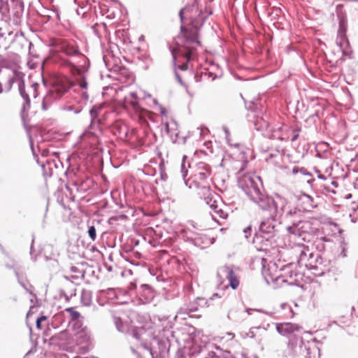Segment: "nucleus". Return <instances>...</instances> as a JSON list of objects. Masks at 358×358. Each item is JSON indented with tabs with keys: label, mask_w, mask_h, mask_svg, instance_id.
Wrapping results in <instances>:
<instances>
[{
	"label": "nucleus",
	"mask_w": 358,
	"mask_h": 358,
	"mask_svg": "<svg viewBox=\"0 0 358 358\" xmlns=\"http://www.w3.org/2000/svg\"><path fill=\"white\" fill-rule=\"evenodd\" d=\"M217 276L220 282H223L227 279L233 289H236L239 285V280L231 266L227 265L220 266L217 269Z\"/></svg>",
	"instance_id": "4468645a"
},
{
	"label": "nucleus",
	"mask_w": 358,
	"mask_h": 358,
	"mask_svg": "<svg viewBox=\"0 0 358 358\" xmlns=\"http://www.w3.org/2000/svg\"><path fill=\"white\" fill-rule=\"evenodd\" d=\"M143 331V330L141 328H129V332H126V334H128L131 337L132 339H135L137 342L136 345H138V344H142L141 336Z\"/></svg>",
	"instance_id": "cd10ccee"
},
{
	"label": "nucleus",
	"mask_w": 358,
	"mask_h": 358,
	"mask_svg": "<svg viewBox=\"0 0 358 358\" xmlns=\"http://www.w3.org/2000/svg\"><path fill=\"white\" fill-rule=\"evenodd\" d=\"M291 172L293 175H296L299 173L302 175H310L304 168H299L297 166L293 167Z\"/></svg>",
	"instance_id": "4c0bfd02"
},
{
	"label": "nucleus",
	"mask_w": 358,
	"mask_h": 358,
	"mask_svg": "<svg viewBox=\"0 0 358 358\" xmlns=\"http://www.w3.org/2000/svg\"><path fill=\"white\" fill-rule=\"evenodd\" d=\"M289 245L298 257L300 266L313 271L315 275L323 273L321 268L322 259L318 252L312 251L308 245L301 241L289 243Z\"/></svg>",
	"instance_id": "39448f33"
},
{
	"label": "nucleus",
	"mask_w": 358,
	"mask_h": 358,
	"mask_svg": "<svg viewBox=\"0 0 358 358\" xmlns=\"http://www.w3.org/2000/svg\"><path fill=\"white\" fill-rule=\"evenodd\" d=\"M268 269H269V271L267 273L268 274H270L271 276L272 275L278 276V275H281V274H282V268L278 269L275 263L269 262L266 266L264 265L263 268H262V275L266 281V278L264 271H266V270H268Z\"/></svg>",
	"instance_id": "a878e982"
},
{
	"label": "nucleus",
	"mask_w": 358,
	"mask_h": 358,
	"mask_svg": "<svg viewBox=\"0 0 358 358\" xmlns=\"http://www.w3.org/2000/svg\"><path fill=\"white\" fill-rule=\"evenodd\" d=\"M87 234L90 239L94 241L96 238V230L94 226H90L88 227Z\"/></svg>",
	"instance_id": "e433bc0d"
},
{
	"label": "nucleus",
	"mask_w": 358,
	"mask_h": 358,
	"mask_svg": "<svg viewBox=\"0 0 358 358\" xmlns=\"http://www.w3.org/2000/svg\"><path fill=\"white\" fill-rule=\"evenodd\" d=\"M159 108V113L162 115H166V110L165 109L164 107L162 106H158Z\"/></svg>",
	"instance_id": "37998d69"
},
{
	"label": "nucleus",
	"mask_w": 358,
	"mask_h": 358,
	"mask_svg": "<svg viewBox=\"0 0 358 358\" xmlns=\"http://www.w3.org/2000/svg\"><path fill=\"white\" fill-rule=\"evenodd\" d=\"M213 214H212L213 219L216 220L217 217L222 219H226L228 216L227 213L222 208V204H220L219 207L214 210Z\"/></svg>",
	"instance_id": "2f4dec72"
},
{
	"label": "nucleus",
	"mask_w": 358,
	"mask_h": 358,
	"mask_svg": "<svg viewBox=\"0 0 358 358\" xmlns=\"http://www.w3.org/2000/svg\"><path fill=\"white\" fill-rule=\"evenodd\" d=\"M17 85L20 94L24 99L22 104V111L24 112L30 107V97L36 98L38 96V90L40 85L38 83H30L29 85L26 87L24 81L19 78L17 80Z\"/></svg>",
	"instance_id": "f8f14e48"
},
{
	"label": "nucleus",
	"mask_w": 358,
	"mask_h": 358,
	"mask_svg": "<svg viewBox=\"0 0 358 358\" xmlns=\"http://www.w3.org/2000/svg\"><path fill=\"white\" fill-rule=\"evenodd\" d=\"M257 328H251L249 333H248V335L251 337V338H253L255 336V334H254V329H256Z\"/></svg>",
	"instance_id": "49530a36"
},
{
	"label": "nucleus",
	"mask_w": 358,
	"mask_h": 358,
	"mask_svg": "<svg viewBox=\"0 0 358 358\" xmlns=\"http://www.w3.org/2000/svg\"><path fill=\"white\" fill-rule=\"evenodd\" d=\"M338 16L339 18V29L338 31L336 43L343 55H348L347 48L349 46V42L345 35L346 22L344 17H341L340 15Z\"/></svg>",
	"instance_id": "f3484780"
},
{
	"label": "nucleus",
	"mask_w": 358,
	"mask_h": 358,
	"mask_svg": "<svg viewBox=\"0 0 358 358\" xmlns=\"http://www.w3.org/2000/svg\"><path fill=\"white\" fill-rule=\"evenodd\" d=\"M141 288L145 296L146 300H150V299L153 298V292L150 286H148V285H142Z\"/></svg>",
	"instance_id": "f704fd0d"
},
{
	"label": "nucleus",
	"mask_w": 358,
	"mask_h": 358,
	"mask_svg": "<svg viewBox=\"0 0 358 358\" xmlns=\"http://www.w3.org/2000/svg\"><path fill=\"white\" fill-rule=\"evenodd\" d=\"M110 220H117V218L116 217H111Z\"/></svg>",
	"instance_id": "4d7b16f0"
},
{
	"label": "nucleus",
	"mask_w": 358,
	"mask_h": 358,
	"mask_svg": "<svg viewBox=\"0 0 358 358\" xmlns=\"http://www.w3.org/2000/svg\"><path fill=\"white\" fill-rule=\"evenodd\" d=\"M147 97H151V95L150 94H146L145 92L144 93V98H147Z\"/></svg>",
	"instance_id": "3c124183"
},
{
	"label": "nucleus",
	"mask_w": 358,
	"mask_h": 358,
	"mask_svg": "<svg viewBox=\"0 0 358 358\" xmlns=\"http://www.w3.org/2000/svg\"><path fill=\"white\" fill-rule=\"evenodd\" d=\"M72 85V82L67 77L59 76L57 78L53 83L52 89L43 99V110H48L51 103L64 94Z\"/></svg>",
	"instance_id": "6e6552de"
},
{
	"label": "nucleus",
	"mask_w": 358,
	"mask_h": 358,
	"mask_svg": "<svg viewBox=\"0 0 358 358\" xmlns=\"http://www.w3.org/2000/svg\"><path fill=\"white\" fill-rule=\"evenodd\" d=\"M299 206L304 211H310L316 206V204L310 196L304 194L299 197Z\"/></svg>",
	"instance_id": "4be33fe9"
},
{
	"label": "nucleus",
	"mask_w": 358,
	"mask_h": 358,
	"mask_svg": "<svg viewBox=\"0 0 358 358\" xmlns=\"http://www.w3.org/2000/svg\"><path fill=\"white\" fill-rule=\"evenodd\" d=\"M81 303L89 306L92 303V293L90 291H83L81 294Z\"/></svg>",
	"instance_id": "72a5a7b5"
},
{
	"label": "nucleus",
	"mask_w": 358,
	"mask_h": 358,
	"mask_svg": "<svg viewBox=\"0 0 358 358\" xmlns=\"http://www.w3.org/2000/svg\"><path fill=\"white\" fill-rule=\"evenodd\" d=\"M288 351L292 356L311 358L313 355L319 354V349L315 345L310 342L305 343L301 338L290 340L288 343Z\"/></svg>",
	"instance_id": "9d476101"
},
{
	"label": "nucleus",
	"mask_w": 358,
	"mask_h": 358,
	"mask_svg": "<svg viewBox=\"0 0 358 358\" xmlns=\"http://www.w3.org/2000/svg\"><path fill=\"white\" fill-rule=\"evenodd\" d=\"M59 344L66 350L75 351L74 329L69 327L68 329L61 331L58 334Z\"/></svg>",
	"instance_id": "a211bd4d"
},
{
	"label": "nucleus",
	"mask_w": 358,
	"mask_h": 358,
	"mask_svg": "<svg viewBox=\"0 0 358 358\" xmlns=\"http://www.w3.org/2000/svg\"><path fill=\"white\" fill-rule=\"evenodd\" d=\"M111 130L120 139L127 138L129 133L128 127L121 120L115 121L111 127Z\"/></svg>",
	"instance_id": "aec40b11"
},
{
	"label": "nucleus",
	"mask_w": 358,
	"mask_h": 358,
	"mask_svg": "<svg viewBox=\"0 0 358 358\" xmlns=\"http://www.w3.org/2000/svg\"><path fill=\"white\" fill-rule=\"evenodd\" d=\"M103 105L94 106L90 110L91 125L82 135V139L84 142L89 143L92 146H95L99 143V136L101 134V130L99 127H95L96 122H99V116L101 115V111Z\"/></svg>",
	"instance_id": "1a4fd4ad"
},
{
	"label": "nucleus",
	"mask_w": 358,
	"mask_h": 358,
	"mask_svg": "<svg viewBox=\"0 0 358 358\" xmlns=\"http://www.w3.org/2000/svg\"><path fill=\"white\" fill-rule=\"evenodd\" d=\"M194 24V22H192ZM182 35L179 36L176 41L177 48L171 50L173 62L178 57H182L185 62L178 65V69L185 71L187 69V63L194 59V51L201 45L199 41L198 29L196 26L192 24V27L187 30L181 27Z\"/></svg>",
	"instance_id": "f03ea898"
},
{
	"label": "nucleus",
	"mask_w": 358,
	"mask_h": 358,
	"mask_svg": "<svg viewBox=\"0 0 358 358\" xmlns=\"http://www.w3.org/2000/svg\"><path fill=\"white\" fill-rule=\"evenodd\" d=\"M70 314L71 321L69 322V327L73 328H79L82 324L79 322L78 319L80 317V314L74 310L73 308H67L65 310Z\"/></svg>",
	"instance_id": "b1692460"
},
{
	"label": "nucleus",
	"mask_w": 358,
	"mask_h": 358,
	"mask_svg": "<svg viewBox=\"0 0 358 358\" xmlns=\"http://www.w3.org/2000/svg\"><path fill=\"white\" fill-rule=\"evenodd\" d=\"M227 336L229 339L231 340L234 338V334L233 333H227Z\"/></svg>",
	"instance_id": "09e8293b"
},
{
	"label": "nucleus",
	"mask_w": 358,
	"mask_h": 358,
	"mask_svg": "<svg viewBox=\"0 0 358 358\" xmlns=\"http://www.w3.org/2000/svg\"><path fill=\"white\" fill-rule=\"evenodd\" d=\"M296 267L293 263L289 264L282 268L281 275L274 276L271 275L267 272L269 271L266 270L264 271L266 278V282L268 285H273L274 287H282L285 284L289 285H297L301 278V274L294 271Z\"/></svg>",
	"instance_id": "0eeeda50"
},
{
	"label": "nucleus",
	"mask_w": 358,
	"mask_h": 358,
	"mask_svg": "<svg viewBox=\"0 0 358 358\" xmlns=\"http://www.w3.org/2000/svg\"><path fill=\"white\" fill-rule=\"evenodd\" d=\"M299 212V216H292L288 222L292 223L291 226L287 227L289 233V242H305L307 239V235L313 234L317 230L316 220H301V210L296 208Z\"/></svg>",
	"instance_id": "423d86ee"
},
{
	"label": "nucleus",
	"mask_w": 358,
	"mask_h": 358,
	"mask_svg": "<svg viewBox=\"0 0 358 358\" xmlns=\"http://www.w3.org/2000/svg\"><path fill=\"white\" fill-rule=\"evenodd\" d=\"M210 175V169L208 165L203 162L198 164L196 170L194 171L192 180L196 187H206L204 184L207 182Z\"/></svg>",
	"instance_id": "dca6fc26"
},
{
	"label": "nucleus",
	"mask_w": 358,
	"mask_h": 358,
	"mask_svg": "<svg viewBox=\"0 0 358 358\" xmlns=\"http://www.w3.org/2000/svg\"><path fill=\"white\" fill-rule=\"evenodd\" d=\"M46 317L45 316H41L36 320V327L39 329H41V323H42V321L45 320Z\"/></svg>",
	"instance_id": "ea45409f"
},
{
	"label": "nucleus",
	"mask_w": 358,
	"mask_h": 358,
	"mask_svg": "<svg viewBox=\"0 0 358 358\" xmlns=\"http://www.w3.org/2000/svg\"><path fill=\"white\" fill-rule=\"evenodd\" d=\"M82 96H83L84 100L86 101V100L88 99V94H87V93L86 92H82Z\"/></svg>",
	"instance_id": "de8ad7c7"
},
{
	"label": "nucleus",
	"mask_w": 358,
	"mask_h": 358,
	"mask_svg": "<svg viewBox=\"0 0 358 358\" xmlns=\"http://www.w3.org/2000/svg\"><path fill=\"white\" fill-rule=\"evenodd\" d=\"M175 76H176V78L177 80V81L182 85H185V84L183 83L182 82V80L181 78V76H180V74L177 72V71H175Z\"/></svg>",
	"instance_id": "a19ab883"
},
{
	"label": "nucleus",
	"mask_w": 358,
	"mask_h": 358,
	"mask_svg": "<svg viewBox=\"0 0 358 358\" xmlns=\"http://www.w3.org/2000/svg\"><path fill=\"white\" fill-rule=\"evenodd\" d=\"M250 231H251V227H248L247 228H245L243 231L244 234H245V236L246 238H248V236L250 234Z\"/></svg>",
	"instance_id": "c03bdc74"
},
{
	"label": "nucleus",
	"mask_w": 358,
	"mask_h": 358,
	"mask_svg": "<svg viewBox=\"0 0 358 358\" xmlns=\"http://www.w3.org/2000/svg\"><path fill=\"white\" fill-rule=\"evenodd\" d=\"M203 190L207 192V196L205 197L206 203L210 206L213 211L217 209L222 203L220 201L219 196L214 192L210 191L209 187H203Z\"/></svg>",
	"instance_id": "412c9836"
},
{
	"label": "nucleus",
	"mask_w": 358,
	"mask_h": 358,
	"mask_svg": "<svg viewBox=\"0 0 358 358\" xmlns=\"http://www.w3.org/2000/svg\"><path fill=\"white\" fill-rule=\"evenodd\" d=\"M124 106L125 108L133 110L140 119L145 118L147 110L139 104V99L136 92H131L124 97Z\"/></svg>",
	"instance_id": "ddd939ff"
},
{
	"label": "nucleus",
	"mask_w": 358,
	"mask_h": 358,
	"mask_svg": "<svg viewBox=\"0 0 358 358\" xmlns=\"http://www.w3.org/2000/svg\"><path fill=\"white\" fill-rule=\"evenodd\" d=\"M275 327L278 334L287 337L302 329L301 326L291 322L277 323Z\"/></svg>",
	"instance_id": "6ab92c4d"
},
{
	"label": "nucleus",
	"mask_w": 358,
	"mask_h": 358,
	"mask_svg": "<svg viewBox=\"0 0 358 358\" xmlns=\"http://www.w3.org/2000/svg\"><path fill=\"white\" fill-rule=\"evenodd\" d=\"M265 137L280 139L281 141L285 140L287 138L282 132V125L280 124L276 125L275 128L271 127L269 131L265 133Z\"/></svg>",
	"instance_id": "5701e85b"
},
{
	"label": "nucleus",
	"mask_w": 358,
	"mask_h": 358,
	"mask_svg": "<svg viewBox=\"0 0 358 358\" xmlns=\"http://www.w3.org/2000/svg\"><path fill=\"white\" fill-rule=\"evenodd\" d=\"M254 127L257 131H261L265 136V133L268 131L271 127L268 123L262 117H257L254 121Z\"/></svg>",
	"instance_id": "393cba45"
},
{
	"label": "nucleus",
	"mask_w": 358,
	"mask_h": 358,
	"mask_svg": "<svg viewBox=\"0 0 358 358\" xmlns=\"http://www.w3.org/2000/svg\"><path fill=\"white\" fill-rule=\"evenodd\" d=\"M281 306H282V309L289 308V309L290 310V312L292 313V316H293V315H294L293 311H292V308H290V306H289L288 304H287V303H282V304L281 305Z\"/></svg>",
	"instance_id": "a18cd8bd"
},
{
	"label": "nucleus",
	"mask_w": 358,
	"mask_h": 358,
	"mask_svg": "<svg viewBox=\"0 0 358 358\" xmlns=\"http://www.w3.org/2000/svg\"><path fill=\"white\" fill-rule=\"evenodd\" d=\"M266 211L269 217L262 220L259 224V231L263 234H270L275 231L277 222L281 219L288 221L292 216H299V212L296 208L292 207L288 201L285 198V203L282 208H275V204L270 203L268 208H261Z\"/></svg>",
	"instance_id": "20e7f679"
},
{
	"label": "nucleus",
	"mask_w": 358,
	"mask_h": 358,
	"mask_svg": "<svg viewBox=\"0 0 358 358\" xmlns=\"http://www.w3.org/2000/svg\"><path fill=\"white\" fill-rule=\"evenodd\" d=\"M186 239L195 246L201 249L206 248L213 243V239L203 234L196 233L191 230L185 231Z\"/></svg>",
	"instance_id": "2eb2a0df"
},
{
	"label": "nucleus",
	"mask_w": 358,
	"mask_h": 358,
	"mask_svg": "<svg viewBox=\"0 0 358 358\" xmlns=\"http://www.w3.org/2000/svg\"><path fill=\"white\" fill-rule=\"evenodd\" d=\"M242 171H243V168H241V169H240V171H239V174H241Z\"/></svg>",
	"instance_id": "13d9d810"
},
{
	"label": "nucleus",
	"mask_w": 358,
	"mask_h": 358,
	"mask_svg": "<svg viewBox=\"0 0 358 358\" xmlns=\"http://www.w3.org/2000/svg\"><path fill=\"white\" fill-rule=\"evenodd\" d=\"M222 128L224 132L225 138H226V141H227L228 145L231 147H235V148H238L240 147V144L238 143H232L231 139V134H230V131H229V129H228V127L227 126H222Z\"/></svg>",
	"instance_id": "473e14b6"
},
{
	"label": "nucleus",
	"mask_w": 358,
	"mask_h": 358,
	"mask_svg": "<svg viewBox=\"0 0 358 358\" xmlns=\"http://www.w3.org/2000/svg\"><path fill=\"white\" fill-rule=\"evenodd\" d=\"M74 329L75 351L85 354L90 349V334L88 329L80 326Z\"/></svg>",
	"instance_id": "9b49d317"
},
{
	"label": "nucleus",
	"mask_w": 358,
	"mask_h": 358,
	"mask_svg": "<svg viewBox=\"0 0 358 358\" xmlns=\"http://www.w3.org/2000/svg\"><path fill=\"white\" fill-rule=\"evenodd\" d=\"M60 48L62 52L66 55L75 57L78 59L76 61L74 59L73 61L69 62V66L75 78L76 85H78L83 90H86L88 85L87 82V58L80 52L78 47L72 42L63 41Z\"/></svg>",
	"instance_id": "7ed1b4c3"
},
{
	"label": "nucleus",
	"mask_w": 358,
	"mask_h": 358,
	"mask_svg": "<svg viewBox=\"0 0 358 358\" xmlns=\"http://www.w3.org/2000/svg\"><path fill=\"white\" fill-rule=\"evenodd\" d=\"M131 349L134 353H136V350L133 347H131Z\"/></svg>",
	"instance_id": "5fc2aeb1"
},
{
	"label": "nucleus",
	"mask_w": 358,
	"mask_h": 358,
	"mask_svg": "<svg viewBox=\"0 0 358 358\" xmlns=\"http://www.w3.org/2000/svg\"><path fill=\"white\" fill-rule=\"evenodd\" d=\"M113 320L116 328L119 331L122 333L129 332L128 324L124 323L120 317H114Z\"/></svg>",
	"instance_id": "c756f323"
},
{
	"label": "nucleus",
	"mask_w": 358,
	"mask_h": 358,
	"mask_svg": "<svg viewBox=\"0 0 358 358\" xmlns=\"http://www.w3.org/2000/svg\"><path fill=\"white\" fill-rule=\"evenodd\" d=\"M320 178L324 179L325 178L324 176H319Z\"/></svg>",
	"instance_id": "bf43d9fd"
},
{
	"label": "nucleus",
	"mask_w": 358,
	"mask_h": 358,
	"mask_svg": "<svg viewBox=\"0 0 358 358\" xmlns=\"http://www.w3.org/2000/svg\"><path fill=\"white\" fill-rule=\"evenodd\" d=\"M186 158L185 156L183 157V160H182V164H181V174H182V178L184 180V183L187 185V181L185 180V177L187 176V169L185 166V162H184V160Z\"/></svg>",
	"instance_id": "c9c22d12"
},
{
	"label": "nucleus",
	"mask_w": 358,
	"mask_h": 358,
	"mask_svg": "<svg viewBox=\"0 0 358 358\" xmlns=\"http://www.w3.org/2000/svg\"><path fill=\"white\" fill-rule=\"evenodd\" d=\"M152 102H153L154 105H155V106H157V107H158L159 106H160V105L159 104V103H158V101H157L156 99H152Z\"/></svg>",
	"instance_id": "8fccbe9b"
},
{
	"label": "nucleus",
	"mask_w": 358,
	"mask_h": 358,
	"mask_svg": "<svg viewBox=\"0 0 358 358\" xmlns=\"http://www.w3.org/2000/svg\"><path fill=\"white\" fill-rule=\"evenodd\" d=\"M320 145H324L325 147H327V145L325 143H322L320 144Z\"/></svg>",
	"instance_id": "6e6d98bb"
},
{
	"label": "nucleus",
	"mask_w": 358,
	"mask_h": 358,
	"mask_svg": "<svg viewBox=\"0 0 358 358\" xmlns=\"http://www.w3.org/2000/svg\"><path fill=\"white\" fill-rule=\"evenodd\" d=\"M215 358H217V357H215Z\"/></svg>",
	"instance_id": "052dcab7"
},
{
	"label": "nucleus",
	"mask_w": 358,
	"mask_h": 358,
	"mask_svg": "<svg viewBox=\"0 0 358 358\" xmlns=\"http://www.w3.org/2000/svg\"><path fill=\"white\" fill-rule=\"evenodd\" d=\"M61 110L64 112L73 113V114H78L83 110V106L81 105H72L68 104L64 105L61 107Z\"/></svg>",
	"instance_id": "c85d7f7f"
},
{
	"label": "nucleus",
	"mask_w": 358,
	"mask_h": 358,
	"mask_svg": "<svg viewBox=\"0 0 358 358\" xmlns=\"http://www.w3.org/2000/svg\"><path fill=\"white\" fill-rule=\"evenodd\" d=\"M4 38L3 34H0V39Z\"/></svg>",
	"instance_id": "864d4df0"
},
{
	"label": "nucleus",
	"mask_w": 358,
	"mask_h": 358,
	"mask_svg": "<svg viewBox=\"0 0 358 358\" xmlns=\"http://www.w3.org/2000/svg\"><path fill=\"white\" fill-rule=\"evenodd\" d=\"M215 297H218V294H213V296H212V298H211V299H215Z\"/></svg>",
	"instance_id": "603ef678"
},
{
	"label": "nucleus",
	"mask_w": 358,
	"mask_h": 358,
	"mask_svg": "<svg viewBox=\"0 0 358 358\" xmlns=\"http://www.w3.org/2000/svg\"><path fill=\"white\" fill-rule=\"evenodd\" d=\"M14 77H15L14 73H9L5 75V78L6 80V82L3 86L2 83L0 82V94L4 91L9 92L11 90L13 85L15 82Z\"/></svg>",
	"instance_id": "bb28decb"
},
{
	"label": "nucleus",
	"mask_w": 358,
	"mask_h": 358,
	"mask_svg": "<svg viewBox=\"0 0 358 358\" xmlns=\"http://www.w3.org/2000/svg\"><path fill=\"white\" fill-rule=\"evenodd\" d=\"M292 136L291 137V141H295L299 136V132H300V129H292Z\"/></svg>",
	"instance_id": "58836bf2"
},
{
	"label": "nucleus",
	"mask_w": 358,
	"mask_h": 358,
	"mask_svg": "<svg viewBox=\"0 0 358 358\" xmlns=\"http://www.w3.org/2000/svg\"><path fill=\"white\" fill-rule=\"evenodd\" d=\"M194 10H196V8L195 7L194 5H193L191 7L186 6L184 8L180 9V10L179 12V16L180 18V21L182 22L184 20V15H183L184 13L187 14L188 17H189L190 19H192L193 15H191V13H192Z\"/></svg>",
	"instance_id": "7c9ffc66"
},
{
	"label": "nucleus",
	"mask_w": 358,
	"mask_h": 358,
	"mask_svg": "<svg viewBox=\"0 0 358 358\" xmlns=\"http://www.w3.org/2000/svg\"><path fill=\"white\" fill-rule=\"evenodd\" d=\"M114 292L113 289H108V290H101L100 291V294L101 296H103L105 295L106 294H113Z\"/></svg>",
	"instance_id": "79ce46f5"
},
{
	"label": "nucleus",
	"mask_w": 358,
	"mask_h": 358,
	"mask_svg": "<svg viewBox=\"0 0 358 358\" xmlns=\"http://www.w3.org/2000/svg\"><path fill=\"white\" fill-rule=\"evenodd\" d=\"M238 184L249 199L259 208H268L270 203L275 204V207L282 208L285 203L284 197L276 195L272 198L264 192L262 180L258 176L250 173L243 174L238 178Z\"/></svg>",
	"instance_id": "f257e3e1"
}]
</instances>
